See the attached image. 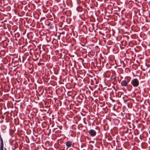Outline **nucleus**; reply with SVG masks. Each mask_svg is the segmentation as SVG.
Here are the masks:
<instances>
[{"mask_svg":"<svg viewBox=\"0 0 150 150\" xmlns=\"http://www.w3.org/2000/svg\"><path fill=\"white\" fill-rule=\"evenodd\" d=\"M4 145H1L0 150H3Z\"/></svg>","mask_w":150,"mask_h":150,"instance_id":"423d86ee","label":"nucleus"},{"mask_svg":"<svg viewBox=\"0 0 150 150\" xmlns=\"http://www.w3.org/2000/svg\"><path fill=\"white\" fill-rule=\"evenodd\" d=\"M1 145H4L3 140L1 138Z\"/></svg>","mask_w":150,"mask_h":150,"instance_id":"39448f33","label":"nucleus"},{"mask_svg":"<svg viewBox=\"0 0 150 150\" xmlns=\"http://www.w3.org/2000/svg\"><path fill=\"white\" fill-rule=\"evenodd\" d=\"M131 84L134 87H137L139 85V82L138 80L137 79H134L132 80Z\"/></svg>","mask_w":150,"mask_h":150,"instance_id":"f257e3e1","label":"nucleus"},{"mask_svg":"<svg viewBox=\"0 0 150 150\" xmlns=\"http://www.w3.org/2000/svg\"><path fill=\"white\" fill-rule=\"evenodd\" d=\"M66 146L67 147L69 148L71 146V143L70 141H67L66 142Z\"/></svg>","mask_w":150,"mask_h":150,"instance_id":"20e7f679","label":"nucleus"},{"mask_svg":"<svg viewBox=\"0 0 150 150\" xmlns=\"http://www.w3.org/2000/svg\"><path fill=\"white\" fill-rule=\"evenodd\" d=\"M128 82L126 80H123L121 82V84L122 86L127 87L128 86Z\"/></svg>","mask_w":150,"mask_h":150,"instance_id":"7ed1b4c3","label":"nucleus"},{"mask_svg":"<svg viewBox=\"0 0 150 150\" xmlns=\"http://www.w3.org/2000/svg\"><path fill=\"white\" fill-rule=\"evenodd\" d=\"M89 134L92 137H93L96 135V131L93 129H90L88 131Z\"/></svg>","mask_w":150,"mask_h":150,"instance_id":"f03ea898","label":"nucleus"}]
</instances>
